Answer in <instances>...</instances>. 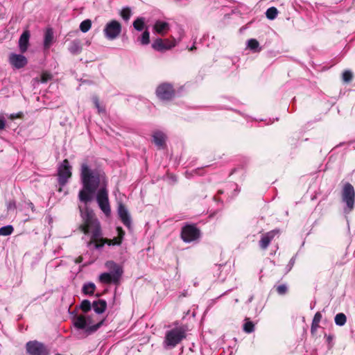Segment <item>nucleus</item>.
I'll list each match as a JSON object with an SVG mask.
<instances>
[{
  "instance_id": "f257e3e1",
  "label": "nucleus",
  "mask_w": 355,
  "mask_h": 355,
  "mask_svg": "<svg viewBox=\"0 0 355 355\" xmlns=\"http://www.w3.org/2000/svg\"><path fill=\"white\" fill-rule=\"evenodd\" d=\"M80 176L83 188L79 191L78 199L83 203L78 207L82 218L80 229L85 235H91L87 246L88 248L93 246L94 249L101 250L105 244L121 245L125 234L122 228L120 227L116 228L117 237L113 239H103L100 222L96 218L93 211L88 207V203L92 200L96 192V199L101 210L106 216H109L111 214L108 198V181L105 172L99 167H94L92 160L86 159L81 164Z\"/></svg>"
},
{
  "instance_id": "f03ea898",
  "label": "nucleus",
  "mask_w": 355,
  "mask_h": 355,
  "mask_svg": "<svg viewBox=\"0 0 355 355\" xmlns=\"http://www.w3.org/2000/svg\"><path fill=\"white\" fill-rule=\"evenodd\" d=\"M103 320L96 322L92 315H78L73 318L74 327L78 330L84 331V336L92 334L95 332L102 325Z\"/></svg>"
},
{
  "instance_id": "7ed1b4c3",
  "label": "nucleus",
  "mask_w": 355,
  "mask_h": 355,
  "mask_svg": "<svg viewBox=\"0 0 355 355\" xmlns=\"http://www.w3.org/2000/svg\"><path fill=\"white\" fill-rule=\"evenodd\" d=\"M109 272L100 275L99 279L103 284H117L123 273V267L113 261H107L105 264Z\"/></svg>"
},
{
  "instance_id": "20e7f679",
  "label": "nucleus",
  "mask_w": 355,
  "mask_h": 355,
  "mask_svg": "<svg viewBox=\"0 0 355 355\" xmlns=\"http://www.w3.org/2000/svg\"><path fill=\"white\" fill-rule=\"evenodd\" d=\"M187 336L186 329L182 327H177L167 331L163 340V347L165 349H171L175 347Z\"/></svg>"
},
{
  "instance_id": "39448f33",
  "label": "nucleus",
  "mask_w": 355,
  "mask_h": 355,
  "mask_svg": "<svg viewBox=\"0 0 355 355\" xmlns=\"http://www.w3.org/2000/svg\"><path fill=\"white\" fill-rule=\"evenodd\" d=\"M342 200L346 204L344 208L345 213H349L354 207L355 203V191L354 187L350 183H346L342 190Z\"/></svg>"
},
{
  "instance_id": "423d86ee",
  "label": "nucleus",
  "mask_w": 355,
  "mask_h": 355,
  "mask_svg": "<svg viewBox=\"0 0 355 355\" xmlns=\"http://www.w3.org/2000/svg\"><path fill=\"white\" fill-rule=\"evenodd\" d=\"M72 167L67 159H64L58 167V182L62 187L64 186L71 178Z\"/></svg>"
},
{
  "instance_id": "0eeeda50",
  "label": "nucleus",
  "mask_w": 355,
  "mask_h": 355,
  "mask_svg": "<svg viewBox=\"0 0 355 355\" xmlns=\"http://www.w3.org/2000/svg\"><path fill=\"white\" fill-rule=\"evenodd\" d=\"M121 24L116 20L107 22L103 28L104 36L109 40L117 38L121 33Z\"/></svg>"
},
{
  "instance_id": "6e6552de",
  "label": "nucleus",
  "mask_w": 355,
  "mask_h": 355,
  "mask_svg": "<svg viewBox=\"0 0 355 355\" xmlns=\"http://www.w3.org/2000/svg\"><path fill=\"white\" fill-rule=\"evenodd\" d=\"M200 236V230L193 225L182 227L181 237L184 242L189 243L197 240Z\"/></svg>"
},
{
  "instance_id": "1a4fd4ad",
  "label": "nucleus",
  "mask_w": 355,
  "mask_h": 355,
  "mask_svg": "<svg viewBox=\"0 0 355 355\" xmlns=\"http://www.w3.org/2000/svg\"><path fill=\"white\" fill-rule=\"evenodd\" d=\"M29 355H48L49 352L44 344L37 340L29 341L26 345Z\"/></svg>"
},
{
  "instance_id": "9d476101",
  "label": "nucleus",
  "mask_w": 355,
  "mask_h": 355,
  "mask_svg": "<svg viewBox=\"0 0 355 355\" xmlns=\"http://www.w3.org/2000/svg\"><path fill=\"white\" fill-rule=\"evenodd\" d=\"M177 42L175 39L169 40V39H157L152 44L153 48L158 51H163L166 50L171 49V48L175 46Z\"/></svg>"
},
{
  "instance_id": "9b49d317",
  "label": "nucleus",
  "mask_w": 355,
  "mask_h": 355,
  "mask_svg": "<svg viewBox=\"0 0 355 355\" xmlns=\"http://www.w3.org/2000/svg\"><path fill=\"white\" fill-rule=\"evenodd\" d=\"M157 96L162 100L171 99L174 95V89L171 85L163 83L156 90Z\"/></svg>"
},
{
  "instance_id": "f8f14e48",
  "label": "nucleus",
  "mask_w": 355,
  "mask_h": 355,
  "mask_svg": "<svg viewBox=\"0 0 355 355\" xmlns=\"http://www.w3.org/2000/svg\"><path fill=\"white\" fill-rule=\"evenodd\" d=\"M10 63L16 69H21L26 65V58L21 54L11 53L9 56Z\"/></svg>"
},
{
  "instance_id": "ddd939ff",
  "label": "nucleus",
  "mask_w": 355,
  "mask_h": 355,
  "mask_svg": "<svg viewBox=\"0 0 355 355\" xmlns=\"http://www.w3.org/2000/svg\"><path fill=\"white\" fill-rule=\"evenodd\" d=\"M118 214L123 225L128 228H130L131 218L128 209L122 203L118 206Z\"/></svg>"
},
{
  "instance_id": "4468645a",
  "label": "nucleus",
  "mask_w": 355,
  "mask_h": 355,
  "mask_svg": "<svg viewBox=\"0 0 355 355\" xmlns=\"http://www.w3.org/2000/svg\"><path fill=\"white\" fill-rule=\"evenodd\" d=\"M278 230H272L263 234L259 241L260 248L263 250L266 249L268 247L270 241L272 240L275 236L278 234Z\"/></svg>"
},
{
  "instance_id": "2eb2a0df",
  "label": "nucleus",
  "mask_w": 355,
  "mask_h": 355,
  "mask_svg": "<svg viewBox=\"0 0 355 355\" xmlns=\"http://www.w3.org/2000/svg\"><path fill=\"white\" fill-rule=\"evenodd\" d=\"M170 29L168 22L162 20H157L153 26V30L157 34L164 35Z\"/></svg>"
},
{
  "instance_id": "dca6fc26",
  "label": "nucleus",
  "mask_w": 355,
  "mask_h": 355,
  "mask_svg": "<svg viewBox=\"0 0 355 355\" xmlns=\"http://www.w3.org/2000/svg\"><path fill=\"white\" fill-rule=\"evenodd\" d=\"M29 38L30 33L28 31H24L19 37V47L22 53L26 52L28 49Z\"/></svg>"
},
{
  "instance_id": "f3484780",
  "label": "nucleus",
  "mask_w": 355,
  "mask_h": 355,
  "mask_svg": "<svg viewBox=\"0 0 355 355\" xmlns=\"http://www.w3.org/2000/svg\"><path fill=\"white\" fill-rule=\"evenodd\" d=\"M53 42V31L51 28H48L45 31L44 37V49L48 50Z\"/></svg>"
},
{
  "instance_id": "a211bd4d",
  "label": "nucleus",
  "mask_w": 355,
  "mask_h": 355,
  "mask_svg": "<svg viewBox=\"0 0 355 355\" xmlns=\"http://www.w3.org/2000/svg\"><path fill=\"white\" fill-rule=\"evenodd\" d=\"M69 51L73 55H78L81 53L83 46L80 40H74L71 41L68 47Z\"/></svg>"
},
{
  "instance_id": "6ab92c4d",
  "label": "nucleus",
  "mask_w": 355,
  "mask_h": 355,
  "mask_svg": "<svg viewBox=\"0 0 355 355\" xmlns=\"http://www.w3.org/2000/svg\"><path fill=\"white\" fill-rule=\"evenodd\" d=\"M166 135L161 131H157L153 134V141L159 148H163L165 144Z\"/></svg>"
},
{
  "instance_id": "aec40b11",
  "label": "nucleus",
  "mask_w": 355,
  "mask_h": 355,
  "mask_svg": "<svg viewBox=\"0 0 355 355\" xmlns=\"http://www.w3.org/2000/svg\"><path fill=\"white\" fill-rule=\"evenodd\" d=\"M92 307L96 313L101 314L105 311L107 303L103 300H98L93 302Z\"/></svg>"
},
{
  "instance_id": "412c9836",
  "label": "nucleus",
  "mask_w": 355,
  "mask_h": 355,
  "mask_svg": "<svg viewBox=\"0 0 355 355\" xmlns=\"http://www.w3.org/2000/svg\"><path fill=\"white\" fill-rule=\"evenodd\" d=\"M96 289V286L94 283L89 282L85 284L83 286V292L85 295H93Z\"/></svg>"
},
{
  "instance_id": "4be33fe9",
  "label": "nucleus",
  "mask_w": 355,
  "mask_h": 355,
  "mask_svg": "<svg viewBox=\"0 0 355 355\" xmlns=\"http://www.w3.org/2000/svg\"><path fill=\"white\" fill-rule=\"evenodd\" d=\"M144 26L145 19L144 17H139L137 19H135L133 22L134 28L138 31H143Z\"/></svg>"
},
{
  "instance_id": "5701e85b",
  "label": "nucleus",
  "mask_w": 355,
  "mask_h": 355,
  "mask_svg": "<svg viewBox=\"0 0 355 355\" xmlns=\"http://www.w3.org/2000/svg\"><path fill=\"white\" fill-rule=\"evenodd\" d=\"M334 320L336 325L341 327L346 323L347 318L344 313H340L336 315Z\"/></svg>"
},
{
  "instance_id": "b1692460",
  "label": "nucleus",
  "mask_w": 355,
  "mask_h": 355,
  "mask_svg": "<svg viewBox=\"0 0 355 355\" xmlns=\"http://www.w3.org/2000/svg\"><path fill=\"white\" fill-rule=\"evenodd\" d=\"M247 46L248 47L252 50V51H259L261 50L259 47V44L258 42V41L255 39H250L248 40V42H247Z\"/></svg>"
},
{
  "instance_id": "393cba45",
  "label": "nucleus",
  "mask_w": 355,
  "mask_h": 355,
  "mask_svg": "<svg viewBox=\"0 0 355 355\" xmlns=\"http://www.w3.org/2000/svg\"><path fill=\"white\" fill-rule=\"evenodd\" d=\"M277 14L278 10L275 7H270L266 12V17L270 20L275 19L277 17Z\"/></svg>"
},
{
  "instance_id": "a878e982",
  "label": "nucleus",
  "mask_w": 355,
  "mask_h": 355,
  "mask_svg": "<svg viewBox=\"0 0 355 355\" xmlns=\"http://www.w3.org/2000/svg\"><path fill=\"white\" fill-rule=\"evenodd\" d=\"M92 27V21L90 19H85L80 24V30L83 33H87Z\"/></svg>"
},
{
  "instance_id": "bb28decb",
  "label": "nucleus",
  "mask_w": 355,
  "mask_h": 355,
  "mask_svg": "<svg viewBox=\"0 0 355 355\" xmlns=\"http://www.w3.org/2000/svg\"><path fill=\"white\" fill-rule=\"evenodd\" d=\"M14 229L12 225H6L0 228V236H8L10 235Z\"/></svg>"
},
{
  "instance_id": "cd10ccee",
  "label": "nucleus",
  "mask_w": 355,
  "mask_h": 355,
  "mask_svg": "<svg viewBox=\"0 0 355 355\" xmlns=\"http://www.w3.org/2000/svg\"><path fill=\"white\" fill-rule=\"evenodd\" d=\"M80 308L83 312L87 313L92 308L91 302L87 300H84L82 301Z\"/></svg>"
},
{
  "instance_id": "c85d7f7f",
  "label": "nucleus",
  "mask_w": 355,
  "mask_h": 355,
  "mask_svg": "<svg viewBox=\"0 0 355 355\" xmlns=\"http://www.w3.org/2000/svg\"><path fill=\"white\" fill-rule=\"evenodd\" d=\"M131 15V10L128 7L123 8L121 12V16L125 21L129 20Z\"/></svg>"
},
{
  "instance_id": "c756f323",
  "label": "nucleus",
  "mask_w": 355,
  "mask_h": 355,
  "mask_svg": "<svg viewBox=\"0 0 355 355\" xmlns=\"http://www.w3.org/2000/svg\"><path fill=\"white\" fill-rule=\"evenodd\" d=\"M140 42L141 44L146 45L150 42V33L148 31H145L140 38Z\"/></svg>"
},
{
  "instance_id": "7c9ffc66",
  "label": "nucleus",
  "mask_w": 355,
  "mask_h": 355,
  "mask_svg": "<svg viewBox=\"0 0 355 355\" xmlns=\"http://www.w3.org/2000/svg\"><path fill=\"white\" fill-rule=\"evenodd\" d=\"M243 330L246 333H252L254 330V325L251 321H247L243 325Z\"/></svg>"
},
{
  "instance_id": "2f4dec72",
  "label": "nucleus",
  "mask_w": 355,
  "mask_h": 355,
  "mask_svg": "<svg viewBox=\"0 0 355 355\" xmlns=\"http://www.w3.org/2000/svg\"><path fill=\"white\" fill-rule=\"evenodd\" d=\"M92 101H93V102H94V103L95 105V107H96V109L98 110V112L99 113L105 112L104 107L100 105L98 98L96 96H94L92 98Z\"/></svg>"
},
{
  "instance_id": "473e14b6",
  "label": "nucleus",
  "mask_w": 355,
  "mask_h": 355,
  "mask_svg": "<svg viewBox=\"0 0 355 355\" xmlns=\"http://www.w3.org/2000/svg\"><path fill=\"white\" fill-rule=\"evenodd\" d=\"M276 291L279 295H285L288 291V287L286 284H281L277 287Z\"/></svg>"
},
{
  "instance_id": "72a5a7b5",
  "label": "nucleus",
  "mask_w": 355,
  "mask_h": 355,
  "mask_svg": "<svg viewBox=\"0 0 355 355\" xmlns=\"http://www.w3.org/2000/svg\"><path fill=\"white\" fill-rule=\"evenodd\" d=\"M51 78H52V76L51 73H49L48 72H43L41 75L40 81L42 83H45L48 82L49 80H50Z\"/></svg>"
},
{
  "instance_id": "f704fd0d",
  "label": "nucleus",
  "mask_w": 355,
  "mask_h": 355,
  "mask_svg": "<svg viewBox=\"0 0 355 355\" xmlns=\"http://www.w3.org/2000/svg\"><path fill=\"white\" fill-rule=\"evenodd\" d=\"M352 78V73L350 71H345L343 73V79L345 82H349Z\"/></svg>"
},
{
  "instance_id": "c9c22d12",
  "label": "nucleus",
  "mask_w": 355,
  "mask_h": 355,
  "mask_svg": "<svg viewBox=\"0 0 355 355\" xmlns=\"http://www.w3.org/2000/svg\"><path fill=\"white\" fill-rule=\"evenodd\" d=\"M6 125V121L3 115H0V130H4Z\"/></svg>"
},
{
  "instance_id": "e433bc0d",
  "label": "nucleus",
  "mask_w": 355,
  "mask_h": 355,
  "mask_svg": "<svg viewBox=\"0 0 355 355\" xmlns=\"http://www.w3.org/2000/svg\"><path fill=\"white\" fill-rule=\"evenodd\" d=\"M321 319L322 314L320 312H317L313 317V321L315 322V323H320Z\"/></svg>"
},
{
  "instance_id": "4c0bfd02",
  "label": "nucleus",
  "mask_w": 355,
  "mask_h": 355,
  "mask_svg": "<svg viewBox=\"0 0 355 355\" xmlns=\"http://www.w3.org/2000/svg\"><path fill=\"white\" fill-rule=\"evenodd\" d=\"M16 207V205H15V202H10L8 204V209L9 210H11V209H15Z\"/></svg>"
},
{
  "instance_id": "58836bf2",
  "label": "nucleus",
  "mask_w": 355,
  "mask_h": 355,
  "mask_svg": "<svg viewBox=\"0 0 355 355\" xmlns=\"http://www.w3.org/2000/svg\"><path fill=\"white\" fill-rule=\"evenodd\" d=\"M319 327V323H315V322L312 321L311 324V331H315Z\"/></svg>"
},
{
  "instance_id": "ea45409f",
  "label": "nucleus",
  "mask_w": 355,
  "mask_h": 355,
  "mask_svg": "<svg viewBox=\"0 0 355 355\" xmlns=\"http://www.w3.org/2000/svg\"><path fill=\"white\" fill-rule=\"evenodd\" d=\"M193 49H195V46H193L190 49V50H191V51H192Z\"/></svg>"
}]
</instances>
